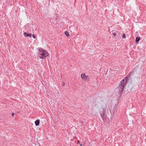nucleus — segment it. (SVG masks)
<instances>
[{
    "instance_id": "obj_9",
    "label": "nucleus",
    "mask_w": 146,
    "mask_h": 146,
    "mask_svg": "<svg viewBox=\"0 0 146 146\" xmlns=\"http://www.w3.org/2000/svg\"><path fill=\"white\" fill-rule=\"evenodd\" d=\"M134 72H133V71H131L129 74V75L130 76H133V74Z\"/></svg>"
},
{
    "instance_id": "obj_5",
    "label": "nucleus",
    "mask_w": 146,
    "mask_h": 146,
    "mask_svg": "<svg viewBox=\"0 0 146 146\" xmlns=\"http://www.w3.org/2000/svg\"><path fill=\"white\" fill-rule=\"evenodd\" d=\"M24 35L25 36H29L31 37L32 36V34L31 33H29L27 34L25 32L23 33Z\"/></svg>"
},
{
    "instance_id": "obj_12",
    "label": "nucleus",
    "mask_w": 146,
    "mask_h": 146,
    "mask_svg": "<svg viewBox=\"0 0 146 146\" xmlns=\"http://www.w3.org/2000/svg\"><path fill=\"white\" fill-rule=\"evenodd\" d=\"M32 36H33V38H35L36 37V36H35L34 35H32Z\"/></svg>"
},
{
    "instance_id": "obj_16",
    "label": "nucleus",
    "mask_w": 146,
    "mask_h": 146,
    "mask_svg": "<svg viewBox=\"0 0 146 146\" xmlns=\"http://www.w3.org/2000/svg\"><path fill=\"white\" fill-rule=\"evenodd\" d=\"M80 145L81 146H82V145L81 143H80Z\"/></svg>"
},
{
    "instance_id": "obj_1",
    "label": "nucleus",
    "mask_w": 146,
    "mask_h": 146,
    "mask_svg": "<svg viewBox=\"0 0 146 146\" xmlns=\"http://www.w3.org/2000/svg\"><path fill=\"white\" fill-rule=\"evenodd\" d=\"M129 77L126 76L119 83L117 87L118 89V94L121 96L122 94L125 86L126 85L128 80Z\"/></svg>"
},
{
    "instance_id": "obj_10",
    "label": "nucleus",
    "mask_w": 146,
    "mask_h": 146,
    "mask_svg": "<svg viewBox=\"0 0 146 146\" xmlns=\"http://www.w3.org/2000/svg\"><path fill=\"white\" fill-rule=\"evenodd\" d=\"M122 37L123 38H126V35H125V34H123L122 35Z\"/></svg>"
},
{
    "instance_id": "obj_6",
    "label": "nucleus",
    "mask_w": 146,
    "mask_h": 146,
    "mask_svg": "<svg viewBox=\"0 0 146 146\" xmlns=\"http://www.w3.org/2000/svg\"><path fill=\"white\" fill-rule=\"evenodd\" d=\"M35 124L36 126H38L39 125L40 123V120L39 119H37L35 122Z\"/></svg>"
},
{
    "instance_id": "obj_11",
    "label": "nucleus",
    "mask_w": 146,
    "mask_h": 146,
    "mask_svg": "<svg viewBox=\"0 0 146 146\" xmlns=\"http://www.w3.org/2000/svg\"><path fill=\"white\" fill-rule=\"evenodd\" d=\"M114 36H116V33H113L112 34Z\"/></svg>"
},
{
    "instance_id": "obj_14",
    "label": "nucleus",
    "mask_w": 146,
    "mask_h": 146,
    "mask_svg": "<svg viewBox=\"0 0 146 146\" xmlns=\"http://www.w3.org/2000/svg\"><path fill=\"white\" fill-rule=\"evenodd\" d=\"M64 85H65V83H64V82H63V83L62 84V86H64Z\"/></svg>"
},
{
    "instance_id": "obj_15",
    "label": "nucleus",
    "mask_w": 146,
    "mask_h": 146,
    "mask_svg": "<svg viewBox=\"0 0 146 146\" xmlns=\"http://www.w3.org/2000/svg\"><path fill=\"white\" fill-rule=\"evenodd\" d=\"M80 141H79V140H78V141H77V143H80Z\"/></svg>"
},
{
    "instance_id": "obj_2",
    "label": "nucleus",
    "mask_w": 146,
    "mask_h": 146,
    "mask_svg": "<svg viewBox=\"0 0 146 146\" xmlns=\"http://www.w3.org/2000/svg\"><path fill=\"white\" fill-rule=\"evenodd\" d=\"M38 53L39 57L41 59L44 58L48 55V53L42 49H39Z\"/></svg>"
},
{
    "instance_id": "obj_8",
    "label": "nucleus",
    "mask_w": 146,
    "mask_h": 146,
    "mask_svg": "<svg viewBox=\"0 0 146 146\" xmlns=\"http://www.w3.org/2000/svg\"><path fill=\"white\" fill-rule=\"evenodd\" d=\"M64 34L66 35V36H69V34L68 33V32L67 31H65L64 32Z\"/></svg>"
},
{
    "instance_id": "obj_4",
    "label": "nucleus",
    "mask_w": 146,
    "mask_h": 146,
    "mask_svg": "<svg viewBox=\"0 0 146 146\" xmlns=\"http://www.w3.org/2000/svg\"><path fill=\"white\" fill-rule=\"evenodd\" d=\"M102 109L101 111L100 112V114L101 117L103 119L104 116V110L103 108H102Z\"/></svg>"
},
{
    "instance_id": "obj_13",
    "label": "nucleus",
    "mask_w": 146,
    "mask_h": 146,
    "mask_svg": "<svg viewBox=\"0 0 146 146\" xmlns=\"http://www.w3.org/2000/svg\"><path fill=\"white\" fill-rule=\"evenodd\" d=\"M11 115L12 117H13L14 115V113H12L11 114Z\"/></svg>"
},
{
    "instance_id": "obj_3",
    "label": "nucleus",
    "mask_w": 146,
    "mask_h": 146,
    "mask_svg": "<svg viewBox=\"0 0 146 146\" xmlns=\"http://www.w3.org/2000/svg\"><path fill=\"white\" fill-rule=\"evenodd\" d=\"M81 77L84 80H89V78L88 76H86L85 74H81Z\"/></svg>"
},
{
    "instance_id": "obj_7",
    "label": "nucleus",
    "mask_w": 146,
    "mask_h": 146,
    "mask_svg": "<svg viewBox=\"0 0 146 146\" xmlns=\"http://www.w3.org/2000/svg\"><path fill=\"white\" fill-rule=\"evenodd\" d=\"M140 38L139 37H137L135 39V42L136 43H137L140 40Z\"/></svg>"
}]
</instances>
